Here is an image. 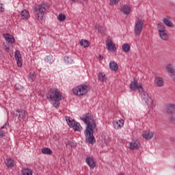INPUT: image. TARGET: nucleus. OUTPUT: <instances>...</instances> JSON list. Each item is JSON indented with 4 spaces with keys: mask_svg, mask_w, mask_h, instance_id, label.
Here are the masks:
<instances>
[{
    "mask_svg": "<svg viewBox=\"0 0 175 175\" xmlns=\"http://www.w3.org/2000/svg\"><path fill=\"white\" fill-rule=\"evenodd\" d=\"M175 111V105L173 103H168L165 105L164 113L168 114V116H172Z\"/></svg>",
    "mask_w": 175,
    "mask_h": 175,
    "instance_id": "nucleus-11",
    "label": "nucleus"
},
{
    "mask_svg": "<svg viewBox=\"0 0 175 175\" xmlns=\"http://www.w3.org/2000/svg\"><path fill=\"white\" fill-rule=\"evenodd\" d=\"M14 87H15V90H17L18 91H23L24 90V86H23L20 83H16Z\"/></svg>",
    "mask_w": 175,
    "mask_h": 175,
    "instance_id": "nucleus-32",
    "label": "nucleus"
},
{
    "mask_svg": "<svg viewBox=\"0 0 175 175\" xmlns=\"http://www.w3.org/2000/svg\"><path fill=\"white\" fill-rule=\"evenodd\" d=\"M49 8H50V4L47 2L42 3L33 7V10L38 21H43V17L44 16L46 10H47Z\"/></svg>",
    "mask_w": 175,
    "mask_h": 175,
    "instance_id": "nucleus-3",
    "label": "nucleus"
},
{
    "mask_svg": "<svg viewBox=\"0 0 175 175\" xmlns=\"http://www.w3.org/2000/svg\"><path fill=\"white\" fill-rule=\"evenodd\" d=\"M144 27V23L143 21L139 19L135 21V27H134V33L136 36H139L142 33V31H143V28Z\"/></svg>",
    "mask_w": 175,
    "mask_h": 175,
    "instance_id": "nucleus-9",
    "label": "nucleus"
},
{
    "mask_svg": "<svg viewBox=\"0 0 175 175\" xmlns=\"http://www.w3.org/2000/svg\"><path fill=\"white\" fill-rule=\"evenodd\" d=\"M109 67L111 70H114L115 72H116V70H118V64H117L116 62H111L109 63Z\"/></svg>",
    "mask_w": 175,
    "mask_h": 175,
    "instance_id": "nucleus-21",
    "label": "nucleus"
},
{
    "mask_svg": "<svg viewBox=\"0 0 175 175\" xmlns=\"http://www.w3.org/2000/svg\"><path fill=\"white\" fill-rule=\"evenodd\" d=\"M154 83L157 85V87H163V84H164L163 78L156 77L154 80Z\"/></svg>",
    "mask_w": 175,
    "mask_h": 175,
    "instance_id": "nucleus-19",
    "label": "nucleus"
},
{
    "mask_svg": "<svg viewBox=\"0 0 175 175\" xmlns=\"http://www.w3.org/2000/svg\"><path fill=\"white\" fill-rule=\"evenodd\" d=\"M143 137L146 140H150V139H152V137H154V133L151 131H145L143 133Z\"/></svg>",
    "mask_w": 175,
    "mask_h": 175,
    "instance_id": "nucleus-18",
    "label": "nucleus"
},
{
    "mask_svg": "<svg viewBox=\"0 0 175 175\" xmlns=\"http://www.w3.org/2000/svg\"><path fill=\"white\" fill-rule=\"evenodd\" d=\"M80 44L82 46V47H84V49H86L87 47L90 46V42L87 40H81L80 41Z\"/></svg>",
    "mask_w": 175,
    "mask_h": 175,
    "instance_id": "nucleus-25",
    "label": "nucleus"
},
{
    "mask_svg": "<svg viewBox=\"0 0 175 175\" xmlns=\"http://www.w3.org/2000/svg\"><path fill=\"white\" fill-rule=\"evenodd\" d=\"M64 62L66 64H73V59L69 57H64Z\"/></svg>",
    "mask_w": 175,
    "mask_h": 175,
    "instance_id": "nucleus-34",
    "label": "nucleus"
},
{
    "mask_svg": "<svg viewBox=\"0 0 175 175\" xmlns=\"http://www.w3.org/2000/svg\"><path fill=\"white\" fill-rule=\"evenodd\" d=\"M3 36L5 39L6 42H8V43H10V44H12V43H14V42H16V40H14V37L9 33L3 34Z\"/></svg>",
    "mask_w": 175,
    "mask_h": 175,
    "instance_id": "nucleus-15",
    "label": "nucleus"
},
{
    "mask_svg": "<svg viewBox=\"0 0 175 175\" xmlns=\"http://www.w3.org/2000/svg\"><path fill=\"white\" fill-rule=\"evenodd\" d=\"M15 59H21V53H20V51H16L14 52Z\"/></svg>",
    "mask_w": 175,
    "mask_h": 175,
    "instance_id": "nucleus-33",
    "label": "nucleus"
},
{
    "mask_svg": "<svg viewBox=\"0 0 175 175\" xmlns=\"http://www.w3.org/2000/svg\"><path fill=\"white\" fill-rule=\"evenodd\" d=\"M16 64L18 68H21L23 66V63L21 62V59H16Z\"/></svg>",
    "mask_w": 175,
    "mask_h": 175,
    "instance_id": "nucleus-37",
    "label": "nucleus"
},
{
    "mask_svg": "<svg viewBox=\"0 0 175 175\" xmlns=\"http://www.w3.org/2000/svg\"><path fill=\"white\" fill-rule=\"evenodd\" d=\"M121 12L124 13V14H129V12H131V8L128 5H123L121 8Z\"/></svg>",
    "mask_w": 175,
    "mask_h": 175,
    "instance_id": "nucleus-22",
    "label": "nucleus"
},
{
    "mask_svg": "<svg viewBox=\"0 0 175 175\" xmlns=\"http://www.w3.org/2000/svg\"><path fill=\"white\" fill-rule=\"evenodd\" d=\"M113 125L115 129H120V128L124 126V120H115L113 122Z\"/></svg>",
    "mask_w": 175,
    "mask_h": 175,
    "instance_id": "nucleus-14",
    "label": "nucleus"
},
{
    "mask_svg": "<svg viewBox=\"0 0 175 175\" xmlns=\"http://www.w3.org/2000/svg\"><path fill=\"white\" fill-rule=\"evenodd\" d=\"M47 99H50L49 101L53 105V106L58 109L59 107V101L62 100V95H61V92L57 88L50 89V90L46 94Z\"/></svg>",
    "mask_w": 175,
    "mask_h": 175,
    "instance_id": "nucleus-2",
    "label": "nucleus"
},
{
    "mask_svg": "<svg viewBox=\"0 0 175 175\" xmlns=\"http://www.w3.org/2000/svg\"><path fill=\"white\" fill-rule=\"evenodd\" d=\"M29 79L31 80V81H35L36 79V73L35 72H31L29 75Z\"/></svg>",
    "mask_w": 175,
    "mask_h": 175,
    "instance_id": "nucleus-31",
    "label": "nucleus"
},
{
    "mask_svg": "<svg viewBox=\"0 0 175 175\" xmlns=\"http://www.w3.org/2000/svg\"><path fill=\"white\" fill-rule=\"evenodd\" d=\"M98 79L100 81H106L107 80V78H106V75L103 72H100L98 74Z\"/></svg>",
    "mask_w": 175,
    "mask_h": 175,
    "instance_id": "nucleus-30",
    "label": "nucleus"
},
{
    "mask_svg": "<svg viewBox=\"0 0 175 175\" xmlns=\"http://www.w3.org/2000/svg\"><path fill=\"white\" fill-rule=\"evenodd\" d=\"M71 144H72V141H69V140L66 141V146L68 148L70 147Z\"/></svg>",
    "mask_w": 175,
    "mask_h": 175,
    "instance_id": "nucleus-39",
    "label": "nucleus"
},
{
    "mask_svg": "<svg viewBox=\"0 0 175 175\" xmlns=\"http://www.w3.org/2000/svg\"><path fill=\"white\" fill-rule=\"evenodd\" d=\"M105 44L107 46V50H108V51L116 52L117 51L116 44L113 42V40H111V38H107V40H105Z\"/></svg>",
    "mask_w": 175,
    "mask_h": 175,
    "instance_id": "nucleus-10",
    "label": "nucleus"
},
{
    "mask_svg": "<svg viewBox=\"0 0 175 175\" xmlns=\"http://www.w3.org/2000/svg\"><path fill=\"white\" fill-rule=\"evenodd\" d=\"M120 2V0H110L109 5H117Z\"/></svg>",
    "mask_w": 175,
    "mask_h": 175,
    "instance_id": "nucleus-36",
    "label": "nucleus"
},
{
    "mask_svg": "<svg viewBox=\"0 0 175 175\" xmlns=\"http://www.w3.org/2000/svg\"><path fill=\"white\" fill-rule=\"evenodd\" d=\"M5 136V131L0 130V139H2Z\"/></svg>",
    "mask_w": 175,
    "mask_h": 175,
    "instance_id": "nucleus-41",
    "label": "nucleus"
},
{
    "mask_svg": "<svg viewBox=\"0 0 175 175\" xmlns=\"http://www.w3.org/2000/svg\"><path fill=\"white\" fill-rule=\"evenodd\" d=\"M5 164L10 168L13 167L14 166V161L12 159H7Z\"/></svg>",
    "mask_w": 175,
    "mask_h": 175,
    "instance_id": "nucleus-24",
    "label": "nucleus"
},
{
    "mask_svg": "<svg viewBox=\"0 0 175 175\" xmlns=\"http://www.w3.org/2000/svg\"><path fill=\"white\" fill-rule=\"evenodd\" d=\"M42 154H46L47 155H51L53 154V150L49 148H43L42 149Z\"/></svg>",
    "mask_w": 175,
    "mask_h": 175,
    "instance_id": "nucleus-27",
    "label": "nucleus"
},
{
    "mask_svg": "<svg viewBox=\"0 0 175 175\" xmlns=\"http://www.w3.org/2000/svg\"><path fill=\"white\" fill-rule=\"evenodd\" d=\"M8 128H9V123H5L1 126V129H8Z\"/></svg>",
    "mask_w": 175,
    "mask_h": 175,
    "instance_id": "nucleus-40",
    "label": "nucleus"
},
{
    "mask_svg": "<svg viewBox=\"0 0 175 175\" xmlns=\"http://www.w3.org/2000/svg\"><path fill=\"white\" fill-rule=\"evenodd\" d=\"M72 1H76V0H72Z\"/></svg>",
    "mask_w": 175,
    "mask_h": 175,
    "instance_id": "nucleus-48",
    "label": "nucleus"
},
{
    "mask_svg": "<svg viewBox=\"0 0 175 175\" xmlns=\"http://www.w3.org/2000/svg\"><path fill=\"white\" fill-rule=\"evenodd\" d=\"M169 120L171 122H175V118L173 116H170Z\"/></svg>",
    "mask_w": 175,
    "mask_h": 175,
    "instance_id": "nucleus-42",
    "label": "nucleus"
},
{
    "mask_svg": "<svg viewBox=\"0 0 175 175\" xmlns=\"http://www.w3.org/2000/svg\"><path fill=\"white\" fill-rule=\"evenodd\" d=\"M98 32L100 33H103L105 32V29L102 26H98Z\"/></svg>",
    "mask_w": 175,
    "mask_h": 175,
    "instance_id": "nucleus-38",
    "label": "nucleus"
},
{
    "mask_svg": "<svg viewBox=\"0 0 175 175\" xmlns=\"http://www.w3.org/2000/svg\"><path fill=\"white\" fill-rule=\"evenodd\" d=\"M22 20H29V12L27 10H23L21 13Z\"/></svg>",
    "mask_w": 175,
    "mask_h": 175,
    "instance_id": "nucleus-16",
    "label": "nucleus"
},
{
    "mask_svg": "<svg viewBox=\"0 0 175 175\" xmlns=\"http://www.w3.org/2000/svg\"><path fill=\"white\" fill-rule=\"evenodd\" d=\"M122 49L124 53H129V51H131V46H129V44H124L122 46Z\"/></svg>",
    "mask_w": 175,
    "mask_h": 175,
    "instance_id": "nucleus-26",
    "label": "nucleus"
},
{
    "mask_svg": "<svg viewBox=\"0 0 175 175\" xmlns=\"http://www.w3.org/2000/svg\"><path fill=\"white\" fill-rule=\"evenodd\" d=\"M159 36L162 40H167V39H169V35H167L166 31L159 33Z\"/></svg>",
    "mask_w": 175,
    "mask_h": 175,
    "instance_id": "nucleus-23",
    "label": "nucleus"
},
{
    "mask_svg": "<svg viewBox=\"0 0 175 175\" xmlns=\"http://www.w3.org/2000/svg\"><path fill=\"white\" fill-rule=\"evenodd\" d=\"M13 118L15 120H19L22 122L23 121H27V118H28V113L25 110L20 109L14 111L12 115Z\"/></svg>",
    "mask_w": 175,
    "mask_h": 175,
    "instance_id": "nucleus-6",
    "label": "nucleus"
},
{
    "mask_svg": "<svg viewBox=\"0 0 175 175\" xmlns=\"http://www.w3.org/2000/svg\"><path fill=\"white\" fill-rule=\"evenodd\" d=\"M57 18H58L59 21H64V20H65V18H66L65 14H59L57 16Z\"/></svg>",
    "mask_w": 175,
    "mask_h": 175,
    "instance_id": "nucleus-35",
    "label": "nucleus"
},
{
    "mask_svg": "<svg viewBox=\"0 0 175 175\" xmlns=\"http://www.w3.org/2000/svg\"><path fill=\"white\" fill-rule=\"evenodd\" d=\"M129 87L132 91H136V90H138L142 98L145 100L147 105H150L152 103V98L148 96V93H147V92H144L143 86L137 82V79H136V78L133 79V81L131 83Z\"/></svg>",
    "mask_w": 175,
    "mask_h": 175,
    "instance_id": "nucleus-1",
    "label": "nucleus"
},
{
    "mask_svg": "<svg viewBox=\"0 0 175 175\" xmlns=\"http://www.w3.org/2000/svg\"><path fill=\"white\" fill-rule=\"evenodd\" d=\"M88 86L86 85H81L75 88L72 90V92L74 95H77L78 96H83V95H87V92H88Z\"/></svg>",
    "mask_w": 175,
    "mask_h": 175,
    "instance_id": "nucleus-7",
    "label": "nucleus"
},
{
    "mask_svg": "<svg viewBox=\"0 0 175 175\" xmlns=\"http://www.w3.org/2000/svg\"><path fill=\"white\" fill-rule=\"evenodd\" d=\"M76 143H75V142H71V145H70V147H71V148H76Z\"/></svg>",
    "mask_w": 175,
    "mask_h": 175,
    "instance_id": "nucleus-43",
    "label": "nucleus"
},
{
    "mask_svg": "<svg viewBox=\"0 0 175 175\" xmlns=\"http://www.w3.org/2000/svg\"><path fill=\"white\" fill-rule=\"evenodd\" d=\"M5 50L6 51V53H9V51H10V49H9V47H5Z\"/></svg>",
    "mask_w": 175,
    "mask_h": 175,
    "instance_id": "nucleus-44",
    "label": "nucleus"
},
{
    "mask_svg": "<svg viewBox=\"0 0 175 175\" xmlns=\"http://www.w3.org/2000/svg\"><path fill=\"white\" fill-rule=\"evenodd\" d=\"M157 28H158L159 33H161V32H165L166 31L165 25H163L162 23L159 24Z\"/></svg>",
    "mask_w": 175,
    "mask_h": 175,
    "instance_id": "nucleus-29",
    "label": "nucleus"
},
{
    "mask_svg": "<svg viewBox=\"0 0 175 175\" xmlns=\"http://www.w3.org/2000/svg\"><path fill=\"white\" fill-rule=\"evenodd\" d=\"M0 12H3V8H2V6L0 7Z\"/></svg>",
    "mask_w": 175,
    "mask_h": 175,
    "instance_id": "nucleus-46",
    "label": "nucleus"
},
{
    "mask_svg": "<svg viewBox=\"0 0 175 175\" xmlns=\"http://www.w3.org/2000/svg\"><path fill=\"white\" fill-rule=\"evenodd\" d=\"M66 120L67 124L69 125V126H71L74 129V131H81L83 129V127L80 125V123L75 122V120H72L70 117H66Z\"/></svg>",
    "mask_w": 175,
    "mask_h": 175,
    "instance_id": "nucleus-8",
    "label": "nucleus"
},
{
    "mask_svg": "<svg viewBox=\"0 0 175 175\" xmlns=\"http://www.w3.org/2000/svg\"><path fill=\"white\" fill-rule=\"evenodd\" d=\"M86 163L90 166V167H92V169H94L95 166H96V164H95V161H94V159L91 157L86 158Z\"/></svg>",
    "mask_w": 175,
    "mask_h": 175,
    "instance_id": "nucleus-17",
    "label": "nucleus"
},
{
    "mask_svg": "<svg viewBox=\"0 0 175 175\" xmlns=\"http://www.w3.org/2000/svg\"><path fill=\"white\" fill-rule=\"evenodd\" d=\"M142 144H140V142L138 140H133L131 142H130V150H137V148H140V146Z\"/></svg>",
    "mask_w": 175,
    "mask_h": 175,
    "instance_id": "nucleus-13",
    "label": "nucleus"
},
{
    "mask_svg": "<svg viewBox=\"0 0 175 175\" xmlns=\"http://www.w3.org/2000/svg\"><path fill=\"white\" fill-rule=\"evenodd\" d=\"M98 59L99 61H100L101 59H103V56L100 55L98 57Z\"/></svg>",
    "mask_w": 175,
    "mask_h": 175,
    "instance_id": "nucleus-45",
    "label": "nucleus"
},
{
    "mask_svg": "<svg viewBox=\"0 0 175 175\" xmlns=\"http://www.w3.org/2000/svg\"><path fill=\"white\" fill-rule=\"evenodd\" d=\"M90 126H86V129L85 130V135L86 137L85 141L86 143H89V144H92V143H95V137H94V130L96 129L90 128Z\"/></svg>",
    "mask_w": 175,
    "mask_h": 175,
    "instance_id": "nucleus-5",
    "label": "nucleus"
},
{
    "mask_svg": "<svg viewBox=\"0 0 175 175\" xmlns=\"http://www.w3.org/2000/svg\"><path fill=\"white\" fill-rule=\"evenodd\" d=\"M23 175H32V170L28 168H24L22 170Z\"/></svg>",
    "mask_w": 175,
    "mask_h": 175,
    "instance_id": "nucleus-28",
    "label": "nucleus"
},
{
    "mask_svg": "<svg viewBox=\"0 0 175 175\" xmlns=\"http://www.w3.org/2000/svg\"><path fill=\"white\" fill-rule=\"evenodd\" d=\"M118 175H125V174L121 173V174H119Z\"/></svg>",
    "mask_w": 175,
    "mask_h": 175,
    "instance_id": "nucleus-47",
    "label": "nucleus"
},
{
    "mask_svg": "<svg viewBox=\"0 0 175 175\" xmlns=\"http://www.w3.org/2000/svg\"><path fill=\"white\" fill-rule=\"evenodd\" d=\"M163 23L165 25H167V27H170V28H173V27H174V25H173L172 21L168 18H164Z\"/></svg>",
    "mask_w": 175,
    "mask_h": 175,
    "instance_id": "nucleus-20",
    "label": "nucleus"
},
{
    "mask_svg": "<svg viewBox=\"0 0 175 175\" xmlns=\"http://www.w3.org/2000/svg\"><path fill=\"white\" fill-rule=\"evenodd\" d=\"M166 69L170 77H172V79H173V80L175 81V69L173 65L172 64L167 65Z\"/></svg>",
    "mask_w": 175,
    "mask_h": 175,
    "instance_id": "nucleus-12",
    "label": "nucleus"
},
{
    "mask_svg": "<svg viewBox=\"0 0 175 175\" xmlns=\"http://www.w3.org/2000/svg\"><path fill=\"white\" fill-rule=\"evenodd\" d=\"M81 120L86 124L87 126H90V128L96 129V123L95 122V120H94V116L91 113H86L81 118Z\"/></svg>",
    "mask_w": 175,
    "mask_h": 175,
    "instance_id": "nucleus-4",
    "label": "nucleus"
}]
</instances>
